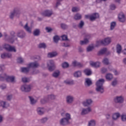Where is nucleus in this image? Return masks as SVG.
I'll list each match as a JSON object with an SVG mask.
<instances>
[{"mask_svg":"<svg viewBox=\"0 0 126 126\" xmlns=\"http://www.w3.org/2000/svg\"><path fill=\"white\" fill-rule=\"evenodd\" d=\"M78 63V62L75 61L72 62V65H73V66H77Z\"/></svg>","mask_w":126,"mask_h":126,"instance_id":"774afa93","label":"nucleus"},{"mask_svg":"<svg viewBox=\"0 0 126 126\" xmlns=\"http://www.w3.org/2000/svg\"><path fill=\"white\" fill-rule=\"evenodd\" d=\"M47 67H48V69L50 71H53L54 69H55V62L54 60H49L47 63Z\"/></svg>","mask_w":126,"mask_h":126,"instance_id":"423d86ee","label":"nucleus"},{"mask_svg":"<svg viewBox=\"0 0 126 126\" xmlns=\"http://www.w3.org/2000/svg\"><path fill=\"white\" fill-rule=\"evenodd\" d=\"M45 29H46L47 32H48V33H50L53 31V29L49 27H46Z\"/></svg>","mask_w":126,"mask_h":126,"instance_id":"69168bd1","label":"nucleus"},{"mask_svg":"<svg viewBox=\"0 0 126 126\" xmlns=\"http://www.w3.org/2000/svg\"><path fill=\"white\" fill-rule=\"evenodd\" d=\"M114 101L118 104H123L125 102V97L123 95L116 96L114 98Z\"/></svg>","mask_w":126,"mask_h":126,"instance_id":"39448f33","label":"nucleus"},{"mask_svg":"<svg viewBox=\"0 0 126 126\" xmlns=\"http://www.w3.org/2000/svg\"><path fill=\"white\" fill-rule=\"evenodd\" d=\"M20 25L23 27V28L28 32V33H32V29L29 26H28V23H27L25 26L23 25L22 22L20 23Z\"/></svg>","mask_w":126,"mask_h":126,"instance_id":"9d476101","label":"nucleus"},{"mask_svg":"<svg viewBox=\"0 0 126 126\" xmlns=\"http://www.w3.org/2000/svg\"><path fill=\"white\" fill-rule=\"evenodd\" d=\"M96 126V121L94 120H91L89 122L88 126Z\"/></svg>","mask_w":126,"mask_h":126,"instance_id":"f704fd0d","label":"nucleus"},{"mask_svg":"<svg viewBox=\"0 0 126 126\" xmlns=\"http://www.w3.org/2000/svg\"><path fill=\"white\" fill-rule=\"evenodd\" d=\"M38 47H39V48H43V49H45V48H46V44H45V43H40V44H39Z\"/></svg>","mask_w":126,"mask_h":126,"instance_id":"6e6d98bb","label":"nucleus"},{"mask_svg":"<svg viewBox=\"0 0 126 126\" xmlns=\"http://www.w3.org/2000/svg\"><path fill=\"white\" fill-rule=\"evenodd\" d=\"M119 118H120V113H115L112 116V119L114 120V121H116V120H117Z\"/></svg>","mask_w":126,"mask_h":126,"instance_id":"ea45409f","label":"nucleus"},{"mask_svg":"<svg viewBox=\"0 0 126 126\" xmlns=\"http://www.w3.org/2000/svg\"><path fill=\"white\" fill-rule=\"evenodd\" d=\"M6 81V82L10 83H15V82H16V81L15 80V76L7 75Z\"/></svg>","mask_w":126,"mask_h":126,"instance_id":"9b49d317","label":"nucleus"},{"mask_svg":"<svg viewBox=\"0 0 126 126\" xmlns=\"http://www.w3.org/2000/svg\"><path fill=\"white\" fill-rule=\"evenodd\" d=\"M71 120V116L69 113H65L64 115V117L62 118L60 120V125L61 126H67V125H69L70 123L69 121Z\"/></svg>","mask_w":126,"mask_h":126,"instance_id":"7ed1b4c3","label":"nucleus"},{"mask_svg":"<svg viewBox=\"0 0 126 126\" xmlns=\"http://www.w3.org/2000/svg\"><path fill=\"white\" fill-rule=\"evenodd\" d=\"M118 19L120 22H125L126 21V17L124 13L121 12L118 15Z\"/></svg>","mask_w":126,"mask_h":126,"instance_id":"4468645a","label":"nucleus"},{"mask_svg":"<svg viewBox=\"0 0 126 126\" xmlns=\"http://www.w3.org/2000/svg\"><path fill=\"white\" fill-rule=\"evenodd\" d=\"M73 96L71 95H67L66 97V102L67 104H71L73 102Z\"/></svg>","mask_w":126,"mask_h":126,"instance_id":"a211bd4d","label":"nucleus"},{"mask_svg":"<svg viewBox=\"0 0 126 126\" xmlns=\"http://www.w3.org/2000/svg\"><path fill=\"white\" fill-rule=\"evenodd\" d=\"M90 64L94 67H99L100 66V63L99 62H91Z\"/></svg>","mask_w":126,"mask_h":126,"instance_id":"c756f323","label":"nucleus"},{"mask_svg":"<svg viewBox=\"0 0 126 126\" xmlns=\"http://www.w3.org/2000/svg\"><path fill=\"white\" fill-rule=\"evenodd\" d=\"M21 90L22 92H30L31 91V85H23L21 87Z\"/></svg>","mask_w":126,"mask_h":126,"instance_id":"0eeeda50","label":"nucleus"},{"mask_svg":"<svg viewBox=\"0 0 126 126\" xmlns=\"http://www.w3.org/2000/svg\"><path fill=\"white\" fill-rule=\"evenodd\" d=\"M102 63L104 64H106V65H108V64H109V60L107 58H104L102 61Z\"/></svg>","mask_w":126,"mask_h":126,"instance_id":"8fccbe9b","label":"nucleus"},{"mask_svg":"<svg viewBox=\"0 0 126 126\" xmlns=\"http://www.w3.org/2000/svg\"><path fill=\"white\" fill-rule=\"evenodd\" d=\"M110 9H111V10H115V9H116V5L111 4L110 5Z\"/></svg>","mask_w":126,"mask_h":126,"instance_id":"338daca9","label":"nucleus"},{"mask_svg":"<svg viewBox=\"0 0 126 126\" xmlns=\"http://www.w3.org/2000/svg\"><path fill=\"white\" fill-rule=\"evenodd\" d=\"M84 73L86 75H87L88 76H89L90 75H91L92 74V71L90 69H85L84 70Z\"/></svg>","mask_w":126,"mask_h":126,"instance_id":"bb28decb","label":"nucleus"},{"mask_svg":"<svg viewBox=\"0 0 126 126\" xmlns=\"http://www.w3.org/2000/svg\"><path fill=\"white\" fill-rule=\"evenodd\" d=\"M116 50L117 54H121L122 53V46L118 44L116 46Z\"/></svg>","mask_w":126,"mask_h":126,"instance_id":"7c9ffc66","label":"nucleus"},{"mask_svg":"<svg viewBox=\"0 0 126 126\" xmlns=\"http://www.w3.org/2000/svg\"><path fill=\"white\" fill-rule=\"evenodd\" d=\"M60 73H61V72H60V71H59V70L56 71L53 73L52 76H53V77H55V78H57L59 77Z\"/></svg>","mask_w":126,"mask_h":126,"instance_id":"72a5a7b5","label":"nucleus"},{"mask_svg":"<svg viewBox=\"0 0 126 126\" xmlns=\"http://www.w3.org/2000/svg\"><path fill=\"white\" fill-rule=\"evenodd\" d=\"M106 52H107V48H103L101 50H100L98 53V55H103V54H105V53H106Z\"/></svg>","mask_w":126,"mask_h":126,"instance_id":"37998d69","label":"nucleus"},{"mask_svg":"<svg viewBox=\"0 0 126 126\" xmlns=\"http://www.w3.org/2000/svg\"><path fill=\"white\" fill-rule=\"evenodd\" d=\"M7 77V75L5 73H3L0 74V81H6V78Z\"/></svg>","mask_w":126,"mask_h":126,"instance_id":"4be33fe9","label":"nucleus"},{"mask_svg":"<svg viewBox=\"0 0 126 126\" xmlns=\"http://www.w3.org/2000/svg\"><path fill=\"white\" fill-rule=\"evenodd\" d=\"M21 71L23 73H28L30 71V67L28 66L27 67H22L21 68Z\"/></svg>","mask_w":126,"mask_h":126,"instance_id":"412c9836","label":"nucleus"},{"mask_svg":"<svg viewBox=\"0 0 126 126\" xmlns=\"http://www.w3.org/2000/svg\"><path fill=\"white\" fill-rule=\"evenodd\" d=\"M82 18V15L79 13H77L74 16V19L76 21L81 20Z\"/></svg>","mask_w":126,"mask_h":126,"instance_id":"393cba45","label":"nucleus"},{"mask_svg":"<svg viewBox=\"0 0 126 126\" xmlns=\"http://www.w3.org/2000/svg\"><path fill=\"white\" fill-rule=\"evenodd\" d=\"M58 56V53L57 52H52L49 53L47 55L48 58H55Z\"/></svg>","mask_w":126,"mask_h":126,"instance_id":"b1692460","label":"nucleus"},{"mask_svg":"<svg viewBox=\"0 0 126 126\" xmlns=\"http://www.w3.org/2000/svg\"><path fill=\"white\" fill-rule=\"evenodd\" d=\"M97 18H99V14L95 13L91 15L90 20H91V21H94V20L97 19Z\"/></svg>","mask_w":126,"mask_h":126,"instance_id":"aec40b11","label":"nucleus"},{"mask_svg":"<svg viewBox=\"0 0 126 126\" xmlns=\"http://www.w3.org/2000/svg\"><path fill=\"white\" fill-rule=\"evenodd\" d=\"M3 36L5 40L11 44H13L15 40H17V38H15V37H16V33H15V32L13 31L10 32V36H8L6 32L4 33Z\"/></svg>","mask_w":126,"mask_h":126,"instance_id":"f257e3e1","label":"nucleus"},{"mask_svg":"<svg viewBox=\"0 0 126 126\" xmlns=\"http://www.w3.org/2000/svg\"><path fill=\"white\" fill-rule=\"evenodd\" d=\"M93 101L91 99H87L86 101L82 102V104L84 107H88L90 105L92 104Z\"/></svg>","mask_w":126,"mask_h":126,"instance_id":"dca6fc26","label":"nucleus"},{"mask_svg":"<svg viewBox=\"0 0 126 126\" xmlns=\"http://www.w3.org/2000/svg\"><path fill=\"white\" fill-rule=\"evenodd\" d=\"M63 0H57L56 7L58 8V6H59V5H61V2L63 1Z\"/></svg>","mask_w":126,"mask_h":126,"instance_id":"13d9d810","label":"nucleus"},{"mask_svg":"<svg viewBox=\"0 0 126 126\" xmlns=\"http://www.w3.org/2000/svg\"><path fill=\"white\" fill-rule=\"evenodd\" d=\"M53 14V11L52 10H47L44 11L42 13V15L43 16H46L47 17H50Z\"/></svg>","mask_w":126,"mask_h":126,"instance_id":"ddd939ff","label":"nucleus"},{"mask_svg":"<svg viewBox=\"0 0 126 126\" xmlns=\"http://www.w3.org/2000/svg\"><path fill=\"white\" fill-rule=\"evenodd\" d=\"M85 39H88L89 40V39L91 38V35H90L89 33H85Z\"/></svg>","mask_w":126,"mask_h":126,"instance_id":"680f3d73","label":"nucleus"},{"mask_svg":"<svg viewBox=\"0 0 126 126\" xmlns=\"http://www.w3.org/2000/svg\"><path fill=\"white\" fill-rule=\"evenodd\" d=\"M17 36L19 37V38L23 39V38H25L26 36V33L24 31H20L17 32Z\"/></svg>","mask_w":126,"mask_h":126,"instance_id":"f8f14e48","label":"nucleus"},{"mask_svg":"<svg viewBox=\"0 0 126 126\" xmlns=\"http://www.w3.org/2000/svg\"><path fill=\"white\" fill-rule=\"evenodd\" d=\"M21 14V10L19 8H15L14 10L10 13L9 17L10 19H13L14 18V16L15 15L17 16V15H19V14Z\"/></svg>","mask_w":126,"mask_h":126,"instance_id":"20e7f679","label":"nucleus"},{"mask_svg":"<svg viewBox=\"0 0 126 126\" xmlns=\"http://www.w3.org/2000/svg\"><path fill=\"white\" fill-rule=\"evenodd\" d=\"M105 77L107 80H111L113 79V74L111 73H108L106 75Z\"/></svg>","mask_w":126,"mask_h":126,"instance_id":"58836bf2","label":"nucleus"},{"mask_svg":"<svg viewBox=\"0 0 126 126\" xmlns=\"http://www.w3.org/2000/svg\"><path fill=\"white\" fill-rule=\"evenodd\" d=\"M111 42H112V39L111 37H106L104 38V39L99 41V43L102 44V45H104V46H107V45L111 44Z\"/></svg>","mask_w":126,"mask_h":126,"instance_id":"6e6552de","label":"nucleus"},{"mask_svg":"<svg viewBox=\"0 0 126 126\" xmlns=\"http://www.w3.org/2000/svg\"><path fill=\"white\" fill-rule=\"evenodd\" d=\"M6 99L7 101L10 102L12 100V94H7L6 95Z\"/></svg>","mask_w":126,"mask_h":126,"instance_id":"a18cd8bd","label":"nucleus"},{"mask_svg":"<svg viewBox=\"0 0 126 126\" xmlns=\"http://www.w3.org/2000/svg\"><path fill=\"white\" fill-rule=\"evenodd\" d=\"M24 62V60L22 58H19L17 60V62L19 63H23Z\"/></svg>","mask_w":126,"mask_h":126,"instance_id":"052dcab7","label":"nucleus"},{"mask_svg":"<svg viewBox=\"0 0 126 126\" xmlns=\"http://www.w3.org/2000/svg\"><path fill=\"white\" fill-rule=\"evenodd\" d=\"M116 25H117V23H116V22H111L110 24V30H114Z\"/></svg>","mask_w":126,"mask_h":126,"instance_id":"e433bc0d","label":"nucleus"},{"mask_svg":"<svg viewBox=\"0 0 126 126\" xmlns=\"http://www.w3.org/2000/svg\"><path fill=\"white\" fill-rule=\"evenodd\" d=\"M62 40L63 41H68V38H67V35L64 34L62 36Z\"/></svg>","mask_w":126,"mask_h":126,"instance_id":"3c124183","label":"nucleus"},{"mask_svg":"<svg viewBox=\"0 0 126 126\" xmlns=\"http://www.w3.org/2000/svg\"><path fill=\"white\" fill-rule=\"evenodd\" d=\"M121 119L123 122H126V114H123L121 115Z\"/></svg>","mask_w":126,"mask_h":126,"instance_id":"5fc2aeb1","label":"nucleus"},{"mask_svg":"<svg viewBox=\"0 0 126 126\" xmlns=\"http://www.w3.org/2000/svg\"><path fill=\"white\" fill-rule=\"evenodd\" d=\"M105 82V80L104 79H100L96 83V88L95 90L96 92L98 93H104V87L103 85Z\"/></svg>","mask_w":126,"mask_h":126,"instance_id":"f03ea898","label":"nucleus"},{"mask_svg":"<svg viewBox=\"0 0 126 126\" xmlns=\"http://www.w3.org/2000/svg\"><path fill=\"white\" fill-rule=\"evenodd\" d=\"M29 98L30 99V103L31 105H35L36 103H37V100H35L33 98L32 96H29Z\"/></svg>","mask_w":126,"mask_h":126,"instance_id":"cd10ccee","label":"nucleus"},{"mask_svg":"<svg viewBox=\"0 0 126 126\" xmlns=\"http://www.w3.org/2000/svg\"><path fill=\"white\" fill-rule=\"evenodd\" d=\"M117 84H118V80H117V79H115L111 83V85L112 86H116V85H117Z\"/></svg>","mask_w":126,"mask_h":126,"instance_id":"864d4df0","label":"nucleus"},{"mask_svg":"<svg viewBox=\"0 0 126 126\" xmlns=\"http://www.w3.org/2000/svg\"><path fill=\"white\" fill-rule=\"evenodd\" d=\"M82 75V72L81 71H77L74 73V76L75 77H80Z\"/></svg>","mask_w":126,"mask_h":126,"instance_id":"473e14b6","label":"nucleus"},{"mask_svg":"<svg viewBox=\"0 0 126 126\" xmlns=\"http://www.w3.org/2000/svg\"><path fill=\"white\" fill-rule=\"evenodd\" d=\"M91 111H92L91 108L90 107H88V108H84L82 110L81 115H86L87 114L90 113Z\"/></svg>","mask_w":126,"mask_h":126,"instance_id":"6ab92c4d","label":"nucleus"},{"mask_svg":"<svg viewBox=\"0 0 126 126\" xmlns=\"http://www.w3.org/2000/svg\"><path fill=\"white\" fill-rule=\"evenodd\" d=\"M88 43H89V40L87 38H84V40L80 41L81 45H86V44H88Z\"/></svg>","mask_w":126,"mask_h":126,"instance_id":"c9c22d12","label":"nucleus"},{"mask_svg":"<svg viewBox=\"0 0 126 126\" xmlns=\"http://www.w3.org/2000/svg\"><path fill=\"white\" fill-rule=\"evenodd\" d=\"M72 11L73 12H76V11H79V8L77 7H74L72 8Z\"/></svg>","mask_w":126,"mask_h":126,"instance_id":"bf43d9fd","label":"nucleus"},{"mask_svg":"<svg viewBox=\"0 0 126 126\" xmlns=\"http://www.w3.org/2000/svg\"><path fill=\"white\" fill-rule=\"evenodd\" d=\"M48 102H49V99H48L47 96L44 97L40 100L41 104H46V103H47Z\"/></svg>","mask_w":126,"mask_h":126,"instance_id":"c85d7f7f","label":"nucleus"},{"mask_svg":"<svg viewBox=\"0 0 126 126\" xmlns=\"http://www.w3.org/2000/svg\"><path fill=\"white\" fill-rule=\"evenodd\" d=\"M62 66L63 68H67V67H69V64L67 62H64L62 63Z\"/></svg>","mask_w":126,"mask_h":126,"instance_id":"c03bdc74","label":"nucleus"},{"mask_svg":"<svg viewBox=\"0 0 126 126\" xmlns=\"http://www.w3.org/2000/svg\"><path fill=\"white\" fill-rule=\"evenodd\" d=\"M61 28H62V29H66V28H67V25H66V24H61Z\"/></svg>","mask_w":126,"mask_h":126,"instance_id":"e2e57ef3","label":"nucleus"},{"mask_svg":"<svg viewBox=\"0 0 126 126\" xmlns=\"http://www.w3.org/2000/svg\"><path fill=\"white\" fill-rule=\"evenodd\" d=\"M12 55L10 53H3V54H1V59H10Z\"/></svg>","mask_w":126,"mask_h":126,"instance_id":"f3484780","label":"nucleus"},{"mask_svg":"<svg viewBox=\"0 0 126 126\" xmlns=\"http://www.w3.org/2000/svg\"><path fill=\"white\" fill-rule=\"evenodd\" d=\"M53 41L54 43H58L60 41V36L59 35H55L53 37Z\"/></svg>","mask_w":126,"mask_h":126,"instance_id":"a19ab883","label":"nucleus"},{"mask_svg":"<svg viewBox=\"0 0 126 126\" xmlns=\"http://www.w3.org/2000/svg\"><path fill=\"white\" fill-rule=\"evenodd\" d=\"M47 97L48 99V101H50V100H56V98H57V95L54 94H50L48 95Z\"/></svg>","mask_w":126,"mask_h":126,"instance_id":"a878e982","label":"nucleus"},{"mask_svg":"<svg viewBox=\"0 0 126 126\" xmlns=\"http://www.w3.org/2000/svg\"><path fill=\"white\" fill-rule=\"evenodd\" d=\"M86 83L88 87L91 85H92V81H91V80L89 78L86 79Z\"/></svg>","mask_w":126,"mask_h":126,"instance_id":"4c0bfd02","label":"nucleus"},{"mask_svg":"<svg viewBox=\"0 0 126 126\" xmlns=\"http://www.w3.org/2000/svg\"><path fill=\"white\" fill-rule=\"evenodd\" d=\"M30 68H37L40 66V64L37 62H34L29 63L27 65Z\"/></svg>","mask_w":126,"mask_h":126,"instance_id":"1a4fd4ad","label":"nucleus"},{"mask_svg":"<svg viewBox=\"0 0 126 126\" xmlns=\"http://www.w3.org/2000/svg\"><path fill=\"white\" fill-rule=\"evenodd\" d=\"M47 121H48V118L45 117L40 120V123L41 124H45V123L47 122Z\"/></svg>","mask_w":126,"mask_h":126,"instance_id":"603ef678","label":"nucleus"},{"mask_svg":"<svg viewBox=\"0 0 126 126\" xmlns=\"http://www.w3.org/2000/svg\"><path fill=\"white\" fill-rule=\"evenodd\" d=\"M10 45L9 44L5 43L3 45V49H5L6 51H9V48H10Z\"/></svg>","mask_w":126,"mask_h":126,"instance_id":"79ce46f5","label":"nucleus"},{"mask_svg":"<svg viewBox=\"0 0 126 126\" xmlns=\"http://www.w3.org/2000/svg\"><path fill=\"white\" fill-rule=\"evenodd\" d=\"M37 112L38 115H44V113H45V109L43 107H38L37 109Z\"/></svg>","mask_w":126,"mask_h":126,"instance_id":"5701e85b","label":"nucleus"},{"mask_svg":"<svg viewBox=\"0 0 126 126\" xmlns=\"http://www.w3.org/2000/svg\"><path fill=\"white\" fill-rule=\"evenodd\" d=\"M0 105L3 109H6V108H8V107L9 106V104L8 102L5 101H0Z\"/></svg>","mask_w":126,"mask_h":126,"instance_id":"2eb2a0df","label":"nucleus"},{"mask_svg":"<svg viewBox=\"0 0 126 126\" xmlns=\"http://www.w3.org/2000/svg\"><path fill=\"white\" fill-rule=\"evenodd\" d=\"M8 52H14V53H16V49L14 46H10Z\"/></svg>","mask_w":126,"mask_h":126,"instance_id":"49530a36","label":"nucleus"},{"mask_svg":"<svg viewBox=\"0 0 126 126\" xmlns=\"http://www.w3.org/2000/svg\"><path fill=\"white\" fill-rule=\"evenodd\" d=\"M64 83L65 84H67L68 85H73L74 84L73 83V81H68V80H66L64 81Z\"/></svg>","mask_w":126,"mask_h":126,"instance_id":"de8ad7c7","label":"nucleus"},{"mask_svg":"<svg viewBox=\"0 0 126 126\" xmlns=\"http://www.w3.org/2000/svg\"><path fill=\"white\" fill-rule=\"evenodd\" d=\"M40 30L36 29H35L33 32V36H39L40 35Z\"/></svg>","mask_w":126,"mask_h":126,"instance_id":"2f4dec72","label":"nucleus"},{"mask_svg":"<svg viewBox=\"0 0 126 126\" xmlns=\"http://www.w3.org/2000/svg\"><path fill=\"white\" fill-rule=\"evenodd\" d=\"M40 72L39 70H34L31 72V74L34 75V74H38Z\"/></svg>","mask_w":126,"mask_h":126,"instance_id":"4d7b16f0","label":"nucleus"},{"mask_svg":"<svg viewBox=\"0 0 126 126\" xmlns=\"http://www.w3.org/2000/svg\"><path fill=\"white\" fill-rule=\"evenodd\" d=\"M93 49H94V47L93 46H89L87 48V52H91V51H92Z\"/></svg>","mask_w":126,"mask_h":126,"instance_id":"0e129e2a","label":"nucleus"},{"mask_svg":"<svg viewBox=\"0 0 126 126\" xmlns=\"http://www.w3.org/2000/svg\"><path fill=\"white\" fill-rule=\"evenodd\" d=\"M83 26H84V22L83 21H81L78 26L79 28H83Z\"/></svg>","mask_w":126,"mask_h":126,"instance_id":"09e8293b","label":"nucleus"}]
</instances>
